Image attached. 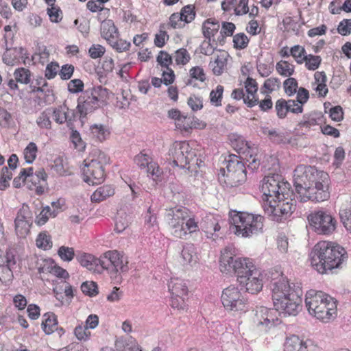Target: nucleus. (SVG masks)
<instances>
[{
    "instance_id": "obj_1",
    "label": "nucleus",
    "mask_w": 351,
    "mask_h": 351,
    "mask_svg": "<svg viewBox=\"0 0 351 351\" xmlns=\"http://www.w3.org/2000/svg\"><path fill=\"white\" fill-rule=\"evenodd\" d=\"M263 207L273 221L281 222L289 218L296 208V201L290 184L281 176L271 174L261 181Z\"/></svg>"
},
{
    "instance_id": "obj_2",
    "label": "nucleus",
    "mask_w": 351,
    "mask_h": 351,
    "mask_svg": "<svg viewBox=\"0 0 351 351\" xmlns=\"http://www.w3.org/2000/svg\"><path fill=\"white\" fill-rule=\"evenodd\" d=\"M302 289L282 277L272 285L271 298L274 308L288 315H296L302 309Z\"/></svg>"
},
{
    "instance_id": "obj_3",
    "label": "nucleus",
    "mask_w": 351,
    "mask_h": 351,
    "mask_svg": "<svg viewBox=\"0 0 351 351\" xmlns=\"http://www.w3.org/2000/svg\"><path fill=\"white\" fill-rule=\"evenodd\" d=\"M347 258L346 250L339 244L321 241L313 247L311 265L318 273L325 274L339 268Z\"/></svg>"
},
{
    "instance_id": "obj_4",
    "label": "nucleus",
    "mask_w": 351,
    "mask_h": 351,
    "mask_svg": "<svg viewBox=\"0 0 351 351\" xmlns=\"http://www.w3.org/2000/svg\"><path fill=\"white\" fill-rule=\"evenodd\" d=\"M170 234L176 239H186L199 231L195 216L186 207L176 206L166 210L165 215Z\"/></svg>"
},
{
    "instance_id": "obj_5",
    "label": "nucleus",
    "mask_w": 351,
    "mask_h": 351,
    "mask_svg": "<svg viewBox=\"0 0 351 351\" xmlns=\"http://www.w3.org/2000/svg\"><path fill=\"white\" fill-rule=\"evenodd\" d=\"M305 304L308 313L322 322H330L337 317V302L324 292L308 291L305 295Z\"/></svg>"
},
{
    "instance_id": "obj_6",
    "label": "nucleus",
    "mask_w": 351,
    "mask_h": 351,
    "mask_svg": "<svg viewBox=\"0 0 351 351\" xmlns=\"http://www.w3.org/2000/svg\"><path fill=\"white\" fill-rule=\"evenodd\" d=\"M230 229L238 237H251L263 232L264 217L247 212L230 213Z\"/></svg>"
},
{
    "instance_id": "obj_7",
    "label": "nucleus",
    "mask_w": 351,
    "mask_h": 351,
    "mask_svg": "<svg viewBox=\"0 0 351 351\" xmlns=\"http://www.w3.org/2000/svg\"><path fill=\"white\" fill-rule=\"evenodd\" d=\"M219 263V269L222 273H234L237 281L241 282L248 274L258 269L252 258L235 257L234 252L228 247L221 252Z\"/></svg>"
},
{
    "instance_id": "obj_8",
    "label": "nucleus",
    "mask_w": 351,
    "mask_h": 351,
    "mask_svg": "<svg viewBox=\"0 0 351 351\" xmlns=\"http://www.w3.org/2000/svg\"><path fill=\"white\" fill-rule=\"evenodd\" d=\"M109 157L100 150H94L84 160L82 168L83 180L88 184H99L106 178L105 167L109 163Z\"/></svg>"
},
{
    "instance_id": "obj_9",
    "label": "nucleus",
    "mask_w": 351,
    "mask_h": 351,
    "mask_svg": "<svg viewBox=\"0 0 351 351\" xmlns=\"http://www.w3.org/2000/svg\"><path fill=\"white\" fill-rule=\"evenodd\" d=\"M108 99V90L101 86L87 88L77 98V110L80 117L85 118L87 114L106 104Z\"/></svg>"
},
{
    "instance_id": "obj_10",
    "label": "nucleus",
    "mask_w": 351,
    "mask_h": 351,
    "mask_svg": "<svg viewBox=\"0 0 351 351\" xmlns=\"http://www.w3.org/2000/svg\"><path fill=\"white\" fill-rule=\"evenodd\" d=\"M330 185L329 175L322 171L305 189H301L302 192H300L299 198L303 202L308 201L322 202L326 201L330 196Z\"/></svg>"
},
{
    "instance_id": "obj_11",
    "label": "nucleus",
    "mask_w": 351,
    "mask_h": 351,
    "mask_svg": "<svg viewBox=\"0 0 351 351\" xmlns=\"http://www.w3.org/2000/svg\"><path fill=\"white\" fill-rule=\"evenodd\" d=\"M221 302L224 309L234 315H243L249 311V300L239 286L230 285L222 290Z\"/></svg>"
},
{
    "instance_id": "obj_12",
    "label": "nucleus",
    "mask_w": 351,
    "mask_h": 351,
    "mask_svg": "<svg viewBox=\"0 0 351 351\" xmlns=\"http://www.w3.org/2000/svg\"><path fill=\"white\" fill-rule=\"evenodd\" d=\"M307 219L309 226L318 234H331L337 224L335 217L329 211L322 209L311 213Z\"/></svg>"
},
{
    "instance_id": "obj_13",
    "label": "nucleus",
    "mask_w": 351,
    "mask_h": 351,
    "mask_svg": "<svg viewBox=\"0 0 351 351\" xmlns=\"http://www.w3.org/2000/svg\"><path fill=\"white\" fill-rule=\"evenodd\" d=\"M168 156L169 160L181 167H185L193 160H197V151L186 141H175L169 148Z\"/></svg>"
},
{
    "instance_id": "obj_14",
    "label": "nucleus",
    "mask_w": 351,
    "mask_h": 351,
    "mask_svg": "<svg viewBox=\"0 0 351 351\" xmlns=\"http://www.w3.org/2000/svg\"><path fill=\"white\" fill-rule=\"evenodd\" d=\"M279 311L274 308L261 306L256 311L253 317V325L261 332H267L272 328L280 324Z\"/></svg>"
},
{
    "instance_id": "obj_15",
    "label": "nucleus",
    "mask_w": 351,
    "mask_h": 351,
    "mask_svg": "<svg viewBox=\"0 0 351 351\" xmlns=\"http://www.w3.org/2000/svg\"><path fill=\"white\" fill-rule=\"evenodd\" d=\"M225 183L230 186H239L246 180V169L240 158L236 155H230L227 162Z\"/></svg>"
},
{
    "instance_id": "obj_16",
    "label": "nucleus",
    "mask_w": 351,
    "mask_h": 351,
    "mask_svg": "<svg viewBox=\"0 0 351 351\" xmlns=\"http://www.w3.org/2000/svg\"><path fill=\"white\" fill-rule=\"evenodd\" d=\"M321 171L308 165H300L296 167L293 173V180L298 196L302 192L301 189H305Z\"/></svg>"
},
{
    "instance_id": "obj_17",
    "label": "nucleus",
    "mask_w": 351,
    "mask_h": 351,
    "mask_svg": "<svg viewBox=\"0 0 351 351\" xmlns=\"http://www.w3.org/2000/svg\"><path fill=\"white\" fill-rule=\"evenodd\" d=\"M101 258L109 262V264L106 263L108 268L106 269H111L115 274L126 273L129 270L128 258L123 252L108 250L103 254Z\"/></svg>"
},
{
    "instance_id": "obj_18",
    "label": "nucleus",
    "mask_w": 351,
    "mask_h": 351,
    "mask_svg": "<svg viewBox=\"0 0 351 351\" xmlns=\"http://www.w3.org/2000/svg\"><path fill=\"white\" fill-rule=\"evenodd\" d=\"M16 263V255L13 250L8 249L4 252L0 249V281L2 283L12 280V269Z\"/></svg>"
},
{
    "instance_id": "obj_19",
    "label": "nucleus",
    "mask_w": 351,
    "mask_h": 351,
    "mask_svg": "<svg viewBox=\"0 0 351 351\" xmlns=\"http://www.w3.org/2000/svg\"><path fill=\"white\" fill-rule=\"evenodd\" d=\"M32 224V214L28 208L23 207L14 220L15 232L19 238H25L30 233Z\"/></svg>"
},
{
    "instance_id": "obj_20",
    "label": "nucleus",
    "mask_w": 351,
    "mask_h": 351,
    "mask_svg": "<svg viewBox=\"0 0 351 351\" xmlns=\"http://www.w3.org/2000/svg\"><path fill=\"white\" fill-rule=\"evenodd\" d=\"M284 351H319V347L310 339L292 335L286 338Z\"/></svg>"
},
{
    "instance_id": "obj_21",
    "label": "nucleus",
    "mask_w": 351,
    "mask_h": 351,
    "mask_svg": "<svg viewBox=\"0 0 351 351\" xmlns=\"http://www.w3.org/2000/svg\"><path fill=\"white\" fill-rule=\"evenodd\" d=\"M309 99V92L304 87H300L298 90V95L295 99H285V109L287 114L289 112L292 114H301L304 110V105Z\"/></svg>"
},
{
    "instance_id": "obj_22",
    "label": "nucleus",
    "mask_w": 351,
    "mask_h": 351,
    "mask_svg": "<svg viewBox=\"0 0 351 351\" xmlns=\"http://www.w3.org/2000/svg\"><path fill=\"white\" fill-rule=\"evenodd\" d=\"M168 117L174 121L176 128L183 135L191 134V116H187L178 109L172 108L168 111Z\"/></svg>"
},
{
    "instance_id": "obj_23",
    "label": "nucleus",
    "mask_w": 351,
    "mask_h": 351,
    "mask_svg": "<svg viewBox=\"0 0 351 351\" xmlns=\"http://www.w3.org/2000/svg\"><path fill=\"white\" fill-rule=\"evenodd\" d=\"M239 285L245 289V291L251 294H256L263 289V279L258 269L248 274L244 280L238 281Z\"/></svg>"
},
{
    "instance_id": "obj_24",
    "label": "nucleus",
    "mask_w": 351,
    "mask_h": 351,
    "mask_svg": "<svg viewBox=\"0 0 351 351\" xmlns=\"http://www.w3.org/2000/svg\"><path fill=\"white\" fill-rule=\"evenodd\" d=\"M77 260L84 267L90 271H95L97 267L101 266L102 269H108L106 263L102 259L101 256L98 258L91 254L82 252L77 256Z\"/></svg>"
},
{
    "instance_id": "obj_25",
    "label": "nucleus",
    "mask_w": 351,
    "mask_h": 351,
    "mask_svg": "<svg viewBox=\"0 0 351 351\" xmlns=\"http://www.w3.org/2000/svg\"><path fill=\"white\" fill-rule=\"evenodd\" d=\"M245 88L247 92L246 97H245V104L248 107H253L257 105L258 98L256 93L258 91V84L256 80L248 77L244 82Z\"/></svg>"
},
{
    "instance_id": "obj_26",
    "label": "nucleus",
    "mask_w": 351,
    "mask_h": 351,
    "mask_svg": "<svg viewBox=\"0 0 351 351\" xmlns=\"http://www.w3.org/2000/svg\"><path fill=\"white\" fill-rule=\"evenodd\" d=\"M168 289L170 295H189V287L184 279L174 277L171 278L168 282Z\"/></svg>"
},
{
    "instance_id": "obj_27",
    "label": "nucleus",
    "mask_w": 351,
    "mask_h": 351,
    "mask_svg": "<svg viewBox=\"0 0 351 351\" xmlns=\"http://www.w3.org/2000/svg\"><path fill=\"white\" fill-rule=\"evenodd\" d=\"M339 216L344 227L351 232V196L346 197L340 206Z\"/></svg>"
},
{
    "instance_id": "obj_28",
    "label": "nucleus",
    "mask_w": 351,
    "mask_h": 351,
    "mask_svg": "<svg viewBox=\"0 0 351 351\" xmlns=\"http://www.w3.org/2000/svg\"><path fill=\"white\" fill-rule=\"evenodd\" d=\"M115 194V188L111 184H104L98 187L91 195L92 202L99 203Z\"/></svg>"
},
{
    "instance_id": "obj_29",
    "label": "nucleus",
    "mask_w": 351,
    "mask_h": 351,
    "mask_svg": "<svg viewBox=\"0 0 351 351\" xmlns=\"http://www.w3.org/2000/svg\"><path fill=\"white\" fill-rule=\"evenodd\" d=\"M228 54L226 51H220L213 61L210 62V66L215 75H221L227 66Z\"/></svg>"
},
{
    "instance_id": "obj_30",
    "label": "nucleus",
    "mask_w": 351,
    "mask_h": 351,
    "mask_svg": "<svg viewBox=\"0 0 351 351\" xmlns=\"http://www.w3.org/2000/svg\"><path fill=\"white\" fill-rule=\"evenodd\" d=\"M219 21L213 18L206 19L202 24V31L206 39L210 40L220 29Z\"/></svg>"
},
{
    "instance_id": "obj_31",
    "label": "nucleus",
    "mask_w": 351,
    "mask_h": 351,
    "mask_svg": "<svg viewBox=\"0 0 351 351\" xmlns=\"http://www.w3.org/2000/svg\"><path fill=\"white\" fill-rule=\"evenodd\" d=\"M101 36L107 43L119 36L118 28L112 20L103 21L100 27Z\"/></svg>"
},
{
    "instance_id": "obj_32",
    "label": "nucleus",
    "mask_w": 351,
    "mask_h": 351,
    "mask_svg": "<svg viewBox=\"0 0 351 351\" xmlns=\"http://www.w3.org/2000/svg\"><path fill=\"white\" fill-rule=\"evenodd\" d=\"M57 316L51 312H47L43 315L41 327L47 335L52 334L58 328Z\"/></svg>"
},
{
    "instance_id": "obj_33",
    "label": "nucleus",
    "mask_w": 351,
    "mask_h": 351,
    "mask_svg": "<svg viewBox=\"0 0 351 351\" xmlns=\"http://www.w3.org/2000/svg\"><path fill=\"white\" fill-rule=\"evenodd\" d=\"M134 165L141 170H145L154 162L151 153L147 149L141 150L133 159Z\"/></svg>"
},
{
    "instance_id": "obj_34",
    "label": "nucleus",
    "mask_w": 351,
    "mask_h": 351,
    "mask_svg": "<svg viewBox=\"0 0 351 351\" xmlns=\"http://www.w3.org/2000/svg\"><path fill=\"white\" fill-rule=\"evenodd\" d=\"M187 301L188 295H170L169 304L180 313H187L189 309Z\"/></svg>"
},
{
    "instance_id": "obj_35",
    "label": "nucleus",
    "mask_w": 351,
    "mask_h": 351,
    "mask_svg": "<svg viewBox=\"0 0 351 351\" xmlns=\"http://www.w3.org/2000/svg\"><path fill=\"white\" fill-rule=\"evenodd\" d=\"M167 25L166 23H160L158 27V31L154 35V43L158 48L163 47L169 39L167 33Z\"/></svg>"
},
{
    "instance_id": "obj_36",
    "label": "nucleus",
    "mask_w": 351,
    "mask_h": 351,
    "mask_svg": "<svg viewBox=\"0 0 351 351\" xmlns=\"http://www.w3.org/2000/svg\"><path fill=\"white\" fill-rule=\"evenodd\" d=\"M22 49H10L7 50L3 56V62L8 66H14L20 63Z\"/></svg>"
},
{
    "instance_id": "obj_37",
    "label": "nucleus",
    "mask_w": 351,
    "mask_h": 351,
    "mask_svg": "<svg viewBox=\"0 0 351 351\" xmlns=\"http://www.w3.org/2000/svg\"><path fill=\"white\" fill-rule=\"evenodd\" d=\"M47 174L43 169H40L34 174V178H29V181L34 182V185L38 184L36 189L38 194L44 192L45 186L47 185Z\"/></svg>"
},
{
    "instance_id": "obj_38",
    "label": "nucleus",
    "mask_w": 351,
    "mask_h": 351,
    "mask_svg": "<svg viewBox=\"0 0 351 351\" xmlns=\"http://www.w3.org/2000/svg\"><path fill=\"white\" fill-rule=\"evenodd\" d=\"M182 263L184 265H192L197 262V255L192 244L184 246L181 252Z\"/></svg>"
},
{
    "instance_id": "obj_39",
    "label": "nucleus",
    "mask_w": 351,
    "mask_h": 351,
    "mask_svg": "<svg viewBox=\"0 0 351 351\" xmlns=\"http://www.w3.org/2000/svg\"><path fill=\"white\" fill-rule=\"evenodd\" d=\"M90 130L93 137L99 142L106 140L110 134L108 128L101 124H94L90 126Z\"/></svg>"
},
{
    "instance_id": "obj_40",
    "label": "nucleus",
    "mask_w": 351,
    "mask_h": 351,
    "mask_svg": "<svg viewBox=\"0 0 351 351\" xmlns=\"http://www.w3.org/2000/svg\"><path fill=\"white\" fill-rule=\"evenodd\" d=\"M36 245L39 249L49 250L53 246L51 236L47 232H40L36 239Z\"/></svg>"
},
{
    "instance_id": "obj_41",
    "label": "nucleus",
    "mask_w": 351,
    "mask_h": 351,
    "mask_svg": "<svg viewBox=\"0 0 351 351\" xmlns=\"http://www.w3.org/2000/svg\"><path fill=\"white\" fill-rule=\"evenodd\" d=\"M189 75L190 79L189 80L188 84H191L193 80L203 83L205 82L207 79L204 69L201 66H192L189 69Z\"/></svg>"
},
{
    "instance_id": "obj_42",
    "label": "nucleus",
    "mask_w": 351,
    "mask_h": 351,
    "mask_svg": "<svg viewBox=\"0 0 351 351\" xmlns=\"http://www.w3.org/2000/svg\"><path fill=\"white\" fill-rule=\"evenodd\" d=\"M54 261L51 258H37L36 268L40 274H51Z\"/></svg>"
},
{
    "instance_id": "obj_43",
    "label": "nucleus",
    "mask_w": 351,
    "mask_h": 351,
    "mask_svg": "<svg viewBox=\"0 0 351 351\" xmlns=\"http://www.w3.org/2000/svg\"><path fill=\"white\" fill-rule=\"evenodd\" d=\"M14 77L19 83L28 84L32 81V73L28 69L19 67L15 69Z\"/></svg>"
},
{
    "instance_id": "obj_44",
    "label": "nucleus",
    "mask_w": 351,
    "mask_h": 351,
    "mask_svg": "<svg viewBox=\"0 0 351 351\" xmlns=\"http://www.w3.org/2000/svg\"><path fill=\"white\" fill-rule=\"evenodd\" d=\"M113 49L119 53H122L127 51L130 49L131 47L130 42L121 38L119 36H116L113 39H111L110 41L107 43Z\"/></svg>"
},
{
    "instance_id": "obj_45",
    "label": "nucleus",
    "mask_w": 351,
    "mask_h": 351,
    "mask_svg": "<svg viewBox=\"0 0 351 351\" xmlns=\"http://www.w3.org/2000/svg\"><path fill=\"white\" fill-rule=\"evenodd\" d=\"M276 69L279 75L290 77L295 71V66L288 61L280 60L276 63Z\"/></svg>"
},
{
    "instance_id": "obj_46",
    "label": "nucleus",
    "mask_w": 351,
    "mask_h": 351,
    "mask_svg": "<svg viewBox=\"0 0 351 351\" xmlns=\"http://www.w3.org/2000/svg\"><path fill=\"white\" fill-rule=\"evenodd\" d=\"M147 176L158 183L162 180L163 171L157 162L154 161L145 169Z\"/></svg>"
},
{
    "instance_id": "obj_47",
    "label": "nucleus",
    "mask_w": 351,
    "mask_h": 351,
    "mask_svg": "<svg viewBox=\"0 0 351 351\" xmlns=\"http://www.w3.org/2000/svg\"><path fill=\"white\" fill-rule=\"evenodd\" d=\"M173 58L177 65L184 66L191 60V55L185 48H180L173 54Z\"/></svg>"
},
{
    "instance_id": "obj_48",
    "label": "nucleus",
    "mask_w": 351,
    "mask_h": 351,
    "mask_svg": "<svg viewBox=\"0 0 351 351\" xmlns=\"http://www.w3.org/2000/svg\"><path fill=\"white\" fill-rule=\"evenodd\" d=\"M34 178L33 168L22 169L19 175L14 178L13 180V186L15 188H19L26 180L29 181V178Z\"/></svg>"
},
{
    "instance_id": "obj_49",
    "label": "nucleus",
    "mask_w": 351,
    "mask_h": 351,
    "mask_svg": "<svg viewBox=\"0 0 351 351\" xmlns=\"http://www.w3.org/2000/svg\"><path fill=\"white\" fill-rule=\"evenodd\" d=\"M221 226L215 218L206 221L204 230L207 237L214 239V236H217L216 233L219 232Z\"/></svg>"
},
{
    "instance_id": "obj_50",
    "label": "nucleus",
    "mask_w": 351,
    "mask_h": 351,
    "mask_svg": "<svg viewBox=\"0 0 351 351\" xmlns=\"http://www.w3.org/2000/svg\"><path fill=\"white\" fill-rule=\"evenodd\" d=\"M280 86V81L277 77H269L267 79L262 86V93L266 94H271L272 92L279 88Z\"/></svg>"
},
{
    "instance_id": "obj_51",
    "label": "nucleus",
    "mask_w": 351,
    "mask_h": 351,
    "mask_svg": "<svg viewBox=\"0 0 351 351\" xmlns=\"http://www.w3.org/2000/svg\"><path fill=\"white\" fill-rule=\"evenodd\" d=\"M285 93L289 96H293L295 93L298 95V81L293 77H288L283 82Z\"/></svg>"
},
{
    "instance_id": "obj_52",
    "label": "nucleus",
    "mask_w": 351,
    "mask_h": 351,
    "mask_svg": "<svg viewBox=\"0 0 351 351\" xmlns=\"http://www.w3.org/2000/svg\"><path fill=\"white\" fill-rule=\"evenodd\" d=\"M51 110L47 109L42 112L36 119V123L42 129H51V121L50 120Z\"/></svg>"
},
{
    "instance_id": "obj_53",
    "label": "nucleus",
    "mask_w": 351,
    "mask_h": 351,
    "mask_svg": "<svg viewBox=\"0 0 351 351\" xmlns=\"http://www.w3.org/2000/svg\"><path fill=\"white\" fill-rule=\"evenodd\" d=\"M184 19V22L186 24L191 23L196 16V11L194 5L189 4L182 8L180 12Z\"/></svg>"
},
{
    "instance_id": "obj_54",
    "label": "nucleus",
    "mask_w": 351,
    "mask_h": 351,
    "mask_svg": "<svg viewBox=\"0 0 351 351\" xmlns=\"http://www.w3.org/2000/svg\"><path fill=\"white\" fill-rule=\"evenodd\" d=\"M249 42V38L244 33H238L233 36V47L236 49L241 50L247 48Z\"/></svg>"
},
{
    "instance_id": "obj_55",
    "label": "nucleus",
    "mask_w": 351,
    "mask_h": 351,
    "mask_svg": "<svg viewBox=\"0 0 351 351\" xmlns=\"http://www.w3.org/2000/svg\"><path fill=\"white\" fill-rule=\"evenodd\" d=\"M223 93V86L217 85L215 89H213L210 93V101L212 105L219 107L221 106V101Z\"/></svg>"
},
{
    "instance_id": "obj_56",
    "label": "nucleus",
    "mask_w": 351,
    "mask_h": 351,
    "mask_svg": "<svg viewBox=\"0 0 351 351\" xmlns=\"http://www.w3.org/2000/svg\"><path fill=\"white\" fill-rule=\"evenodd\" d=\"M290 53L298 64H303L305 61L306 52L304 47L297 45L290 49Z\"/></svg>"
},
{
    "instance_id": "obj_57",
    "label": "nucleus",
    "mask_w": 351,
    "mask_h": 351,
    "mask_svg": "<svg viewBox=\"0 0 351 351\" xmlns=\"http://www.w3.org/2000/svg\"><path fill=\"white\" fill-rule=\"evenodd\" d=\"M129 226V218L125 213H119L115 219L114 230L121 233Z\"/></svg>"
},
{
    "instance_id": "obj_58",
    "label": "nucleus",
    "mask_w": 351,
    "mask_h": 351,
    "mask_svg": "<svg viewBox=\"0 0 351 351\" xmlns=\"http://www.w3.org/2000/svg\"><path fill=\"white\" fill-rule=\"evenodd\" d=\"M47 13L49 19L53 23H59L62 19V11L60 6L55 3L53 5H49L47 8Z\"/></svg>"
},
{
    "instance_id": "obj_59",
    "label": "nucleus",
    "mask_w": 351,
    "mask_h": 351,
    "mask_svg": "<svg viewBox=\"0 0 351 351\" xmlns=\"http://www.w3.org/2000/svg\"><path fill=\"white\" fill-rule=\"evenodd\" d=\"M74 335L78 340L86 341L90 339L91 332L85 325L81 323L74 328Z\"/></svg>"
},
{
    "instance_id": "obj_60",
    "label": "nucleus",
    "mask_w": 351,
    "mask_h": 351,
    "mask_svg": "<svg viewBox=\"0 0 351 351\" xmlns=\"http://www.w3.org/2000/svg\"><path fill=\"white\" fill-rule=\"evenodd\" d=\"M185 23L180 12H174L171 14L169 18L167 28L169 27L172 29H181L184 27Z\"/></svg>"
},
{
    "instance_id": "obj_61",
    "label": "nucleus",
    "mask_w": 351,
    "mask_h": 351,
    "mask_svg": "<svg viewBox=\"0 0 351 351\" xmlns=\"http://www.w3.org/2000/svg\"><path fill=\"white\" fill-rule=\"evenodd\" d=\"M12 171L8 167H3L0 172V190H5L10 186V181L12 178Z\"/></svg>"
},
{
    "instance_id": "obj_62",
    "label": "nucleus",
    "mask_w": 351,
    "mask_h": 351,
    "mask_svg": "<svg viewBox=\"0 0 351 351\" xmlns=\"http://www.w3.org/2000/svg\"><path fill=\"white\" fill-rule=\"evenodd\" d=\"M14 124L12 115L6 109L0 107V126L10 128Z\"/></svg>"
},
{
    "instance_id": "obj_63",
    "label": "nucleus",
    "mask_w": 351,
    "mask_h": 351,
    "mask_svg": "<svg viewBox=\"0 0 351 351\" xmlns=\"http://www.w3.org/2000/svg\"><path fill=\"white\" fill-rule=\"evenodd\" d=\"M305 66L308 70L315 71L316 70L322 62V58L319 56H315L313 54L306 55L304 58Z\"/></svg>"
},
{
    "instance_id": "obj_64",
    "label": "nucleus",
    "mask_w": 351,
    "mask_h": 351,
    "mask_svg": "<svg viewBox=\"0 0 351 351\" xmlns=\"http://www.w3.org/2000/svg\"><path fill=\"white\" fill-rule=\"evenodd\" d=\"M38 147L36 143L31 142L25 148L23 154L24 158L27 163H32L36 157Z\"/></svg>"
}]
</instances>
